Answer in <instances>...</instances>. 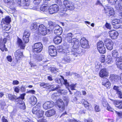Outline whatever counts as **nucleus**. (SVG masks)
Segmentation results:
<instances>
[{
    "instance_id": "obj_1",
    "label": "nucleus",
    "mask_w": 122,
    "mask_h": 122,
    "mask_svg": "<svg viewBox=\"0 0 122 122\" xmlns=\"http://www.w3.org/2000/svg\"><path fill=\"white\" fill-rule=\"evenodd\" d=\"M33 3L35 6L33 7L32 5L30 4L29 0H22V2L21 0H16V3L20 7H23L25 9H33L35 10H37L39 7V4L41 0H33Z\"/></svg>"
},
{
    "instance_id": "obj_2",
    "label": "nucleus",
    "mask_w": 122,
    "mask_h": 122,
    "mask_svg": "<svg viewBox=\"0 0 122 122\" xmlns=\"http://www.w3.org/2000/svg\"><path fill=\"white\" fill-rule=\"evenodd\" d=\"M41 107L40 104L38 103L32 109L33 113L36 115L38 118L42 117L44 114V111L40 109Z\"/></svg>"
},
{
    "instance_id": "obj_3",
    "label": "nucleus",
    "mask_w": 122,
    "mask_h": 122,
    "mask_svg": "<svg viewBox=\"0 0 122 122\" xmlns=\"http://www.w3.org/2000/svg\"><path fill=\"white\" fill-rule=\"evenodd\" d=\"M73 36V34L71 33H70L67 35L66 37V39L68 42L71 43L73 45L77 44V47L79 46V41L76 38H72Z\"/></svg>"
},
{
    "instance_id": "obj_4",
    "label": "nucleus",
    "mask_w": 122,
    "mask_h": 122,
    "mask_svg": "<svg viewBox=\"0 0 122 122\" xmlns=\"http://www.w3.org/2000/svg\"><path fill=\"white\" fill-rule=\"evenodd\" d=\"M62 51L65 54L62 60V62L64 64L70 62L71 60L70 57L71 56V54H70L69 51L67 49H63Z\"/></svg>"
},
{
    "instance_id": "obj_5",
    "label": "nucleus",
    "mask_w": 122,
    "mask_h": 122,
    "mask_svg": "<svg viewBox=\"0 0 122 122\" xmlns=\"http://www.w3.org/2000/svg\"><path fill=\"white\" fill-rule=\"evenodd\" d=\"M43 48V45L40 42L35 43L32 46L33 52L35 53H37L41 52Z\"/></svg>"
},
{
    "instance_id": "obj_6",
    "label": "nucleus",
    "mask_w": 122,
    "mask_h": 122,
    "mask_svg": "<svg viewBox=\"0 0 122 122\" xmlns=\"http://www.w3.org/2000/svg\"><path fill=\"white\" fill-rule=\"evenodd\" d=\"M48 30L49 32L52 31L57 35H61L62 32V28L58 25L54 26L52 29H48Z\"/></svg>"
},
{
    "instance_id": "obj_7",
    "label": "nucleus",
    "mask_w": 122,
    "mask_h": 122,
    "mask_svg": "<svg viewBox=\"0 0 122 122\" xmlns=\"http://www.w3.org/2000/svg\"><path fill=\"white\" fill-rule=\"evenodd\" d=\"M97 49L99 52L103 54L106 52V48L104 43L102 41L98 42L97 44Z\"/></svg>"
},
{
    "instance_id": "obj_8",
    "label": "nucleus",
    "mask_w": 122,
    "mask_h": 122,
    "mask_svg": "<svg viewBox=\"0 0 122 122\" xmlns=\"http://www.w3.org/2000/svg\"><path fill=\"white\" fill-rule=\"evenodd\" d=\"M80 46H79L77 47V45H73V49L72 50V51L71 52L72 54L74 55L75 57H79L81 56V52L79 50L78 48Z\"/></svg>"
},
{
    "instance_id": "obj_9",
    "label": "nucleus",
    "mask_w": 122,
    "mask_h": 122,
    "mask_svg": "<svg viewBox=\"0 0 122 122\" xmlns=\"http://www.w3.org/2000/svg\"><path fill=\"white\" fill-rule=\"evenodd\" d=\"M104 41L107 49L110 50L112 49L113 43L112 40L107 38L105 39Z\"/></svg>"
},
{
    "instance_id": "obj_10",
    "label": "nucleus",
    "mask_w": 122,
    "mask_h": 122,
    "mask_svg": "<svg viewBox=\"0 0 122 122\" xmlns=\"http://www.w3.org/2000/svg\"><path fill=\"white\" fill-rule=\"evenodd\" d=\"M38 29L39 33L42 35H45L47 33V28L43 24L40 25H39Z\"/></svg>"
},
{
    "instance_id": "obj_11",
    "label": "nucleus",
    "mask_w": 122,
    "mask_h": 122,
    "mask_svg": "<svg viewBox=\"0 0 122 122\" xmlns=\"http://www.w3.org/2000/svg\"><path fill=\"white\" fill-rule=\"evenodd\" d=\"M59 9L58 6L56 4L51 6L49 7V12L50 14H52L56 13Z\"/></svg>"
},
{
    "instance_id": "obj_12",
    "label": "nucleus",
    "mask_w": 122,
    "mask_h": 122,
    "mask_svg": "<svg viewBox=\"0 0 122 122\" xmlns=\"http://www.w3.org/2000/svg\"><path fill=\"white\" fill-rule=\"evenodd\" d=\"M104 10L105 13L109 16L114 15L115 14L113 9L110 7H106Z\"/></svg>"
},
{
    "instance_id": "obj_13",
    "label": "nucleus",
    "mask_w": 122,
    "mask_h": 122,
    "mask_svg": "<svg viewBox=\"0 0 122 122\" xmlns=\"http://www.w3.org/2000/svg\"><path fill=\"white\" fill-rule=\"evenodd\" d=\"M63 3L66 7L70 10H73L74 8L73 3L70 2L68 0H64V1Z\"/></svg>"
},
{
    "instance_id": "obj_14",
    "label": "nucleus",
    "mask_w": 122,
    "mask_h": 122,
    "mask_svg": "<svg viewBox=\"0 0 122 122\" xmlns=\"http://www.w3.org/2000/svg\"><path fill=\"white\" fill-rule=\"evenodd\" d=\"M56 103L61 111H62L64 110V103L62 100L60 99H58L56 100Z\"/></svg>"
},
{
    "instance_id": "obj_15",
    "label": "nucleus",
    "mask_w": 122,
    "mask_h": 122,
    "mask_svg": "<svg viewBox=\"0 0 122 122\" xmlns=\"http://www.w3.org/2000/svg\"><path fill=\"white\" fill-rule=\"evenodd\" d=\"M61 76V78H57L55 79L56 82L59 84L61 83V84H63L66 86H68V83L67 82V80L64 79V77L62 76Z\"/></svg>"
},
{
    "instance_id": "obj_16",
    "label": "nucleus",
    "mask_w": 122,
    "mask_h": 122,
    "mask_svg": "<svg viewBox=\"0 0 122 122\" xmlns=\"http://www.w3.org/2000/svg\"><path fill=\"white\" fill-rule=\"evenodd\" d=\"M48 51L50 55L51 56H55L57 54L56 48L53 46L51 45L49 46Z\"/></svg>"
},
{
    "instance_id": "obj_17",
    "label": "nucleus",
    "mask_w": 122,
    "mask_h": 122,
    "mask_svg": "<svg viewBox=\"0 0 122 122\" xmlns=\"http://www.w3.org/2000/svg\"><path fill=\"white\" fill-rule=\"evenodd\" d=\"M30 36V33L27 30L25 31L23 39V40L25 43L28 42L29 41V37Z\"/></svg>"
},
{
    "instance_id": "obj_18",
    "label": "nucleus",
    "mask_w": 122,
    "mask_h": 122,
    "mask_svg": "<svg viewBox=\"0 0 122 122\" xmlns=\"http://www.w3.org/2000/svg\"><path fill=\"white\" fill-rule=\"evenodd\" d=\"M81 46L83 48H86L89 47L88 41L85 38H82L80 40Z\"/></svg>"
},
{
    "instance_id": "obj_19",
    "label": "nucleus",
    "mask_w": 122,
    "mask_h": 122,
    "mask_svg": "<svg viewBox=\"0 0 122 122\" xmlns=\"http://www.w3.org/2000/svg\"><path fill=\"white\" fill-rule=\"evenodd\" d=\"M109 33L111 38L113 39H116L118 35V32L114 30L109 31Z\"/></svg>"
},
{
    "instance_id": "obj_20",
    "label": "nucleus",
    "mask_w": 122,
    "mask_h": 122,
    "mask_svg": "<svg viewBox=\"0 0 122 122\" xmlns=\"http://www.w3.org/2000/svg\"><path fill=\"white\" fill-rule=\"evenodd\" d=\"M99 75L101 77H107L108 76V73L105 69H103L100 71Z\"/></svg>"
},
{
    "instance_id": "obj_21",
    "label": "nucleus",
    "mask_w": 122,
    "mask_h": 122,
    "mask_svg": "<svg viewBox=\"0 0 122 122\" xmlns=\"http://www.w3.org/2000/svg\"><path fill=\"white\" fill-rule=\"evenodd\" d=\"M102 85L104 86L107 88H110L111 86V83L109 80L107 78L104 79L102 82Z\"/></svg>"
},
{
    "instance_id": "obj_22",
    "label": "nucleus",
    "mask_w": 122,
    "mask_h": 122,
    "mask_svg": "<svg viewBox=\"0 0 122 122\" xmlns=\"http://www.w3.org/2000/svg\"><path fill=\"white\" fill-rule=\"evenodd\" d=\"M56 112L55 111L52 109L47 111L46 112L45 115L47 117H50L54 115Z\"/></svg>"
},
{
    "instance_id": "obj_23",
    "label": "nucleus",
    "mask_w": 122,
    "mask_h": 122,
    "mask_svg": "<svg viewBox=\"0 0 122 122\" xmlns=\"http://www.w3.org/2000/svg\"><path fill=\"white\" fill-rule=\"evenodd\" d=\"M49 8L48 6L45 5H43L40 8V10L45 14H47L49 12Z\"/></svg>"
},
{
    "instance_id": "obj_24",
    "label": "nucleus",
    "mask_w": 122,
    "mask_h": 122,
    "mask_svg": "<svg viewBox=\"0 0 122 122\" xmlns=\"http://www.w3.org/2000/svg\"><path fill=\"white\" fill-rule=\"evenodd\" d=\"M53 106V105L49 102H45L43 105V108L45 110L51 108Z\"/></svg>"
},
{
    "instance_id": "obj_25",
    "label": "nucleus",
    "mask_w": 122,
    "mask_h": 122,
    "mask_svg": "<svg viewBox=\"0 0 122 122\" xmlns=\"http://www.w3.org/2000/svg\"><path fill=\"white\" fill-rule=\"evenodd\" d=\"M110 79L112 81H114L116 82H117L120 80L119 76L114 74H111L110 75Z\"/></svg>"
},
{
    "instance_id": "obj_26",
    "label": "nucleus",
    "mask_w": 122,
    "mask_h": 122,
    "mask_svg": "<svg viewBox=\"0 0 122 122\" xmlns=\"http://www.w3.org/2000/svg\"><path fill=\"white\" fill-rule=\"evenodd\" d=\"M29 102L32 105H35L37 102V99L34 96H31L29 98Z\"/></svg>"
},
{
    "instance_id": "obj_27",
    "label": "nucleus",
    "mask_w": 122,
    "mask_h": 122,
    "mask_svg": "<svg viewBox=\"0 0 122 122\" xmlns=\"http://www.w3.org/2000/svg\"><path fill=\"white\" fill-rule=\"evenodd\" d=\"M15 56L16 59H19L22 56V53L20 50H18L15 52Z\"/></svg>"
},
{
    "instance_id": "obj_28",
    "label": "nucleus",
    "mask_w": 122,
    "mask_h": 122,
    "mask_svg": "<svg viewBox=\"0 0 122 122\" xmlns=\"http://www.w3.org/2000/svg\"><path fill=\"white\" fill-rule=\"evenodd\" d=\"M62 41V38L58 36L55 37L53 40L54 43L56 44H58L60 43Z\"/></svg>"
},
{
    "instance_id": "obj_29",
    "label": "nucleus",
    "mask_w": 122,
    "mask_h": 122,
    "mask_svg": "<svg viewBox=\"0 0 122 122\" xmlns=\"http://www.w3.org/2000/svg\"><path fill=\"white\" fill-rule=\"evenodd\" d=\"M113 59L110 55H108L107 56L105 60L107 64H112L113 63Z\"/></svg>"
},
{
    "instance_id": "obj_30",
    "label": "nucleus",
    "mask_w": 122,
    "mask_h": 122,
    "mask_svg": "<svg viewBox=\"0 0 122 122\" xmlns=\"http://www.w3.org/2000/svg\"><path fill=\"white\" fill-rule=\"evenodd\" d=\"M18 44L19 45L20 48L22 49H24L25 47V45L22 42V40L18 38L17 41Z\"/></svg>"
},
{
    "instance_id": "obj_31",
    "label": "nucleus",
    "mask_w": 122,
    "mask_h": 122,
    "mask_svg": "<svg viewBox=\"0 0 122 122\" xmlns=\"http://www.w3.org/2000/svg\"><path fill=\"white\" fill-rule=\"evenodd\" d=\"M4 1L6 4L10 6H13L15 4L13 0H4Z\"/></svg>"
},
{
    "instance_id": "obj_32",
    "label": "nucleus",
    "mask_w": 122,
    "mask_h": 122,
    "mask_svg": "<svg viewBox=\"0 0 122 122\" xmlns=\"http://www.w3.org/2000/svg\"><path fill=\"white\" fill-rule=\"evenodd\" d=\"M112 56L114 58H117L119 56V53L116 50H114L112 51Z\"/></svg>"
},
{
    "instance_id": "obj_33",
    "label": "nucleus",
    "mask_w": 122,
    "mask_h": 122,
    "mask_svg": "<svg viewBox=\"0 0 122 122\" xmlns=\"http://www.w3.org/2000/svg\"><path fill=\"white\" fill-rule=\"evenodd\" d=\"M82 100L83 102L84 101V102H83V103L84 104V106L88 110L91 109V106L90 104H89L87 102L85 101L84 99H83Z\"/></svg>"
},
{
    "instance_id": "obj_34",
    "label": "nucleus",
    "mask_w": 122,
    "mask_h": 122,
    "mask_svg": "<svg viewBox=\"0 0 122 122\" xmlns=\"http://www.w3.org/2000/svg\"><path fill=\"white\" fill-rule=\"evenodd\" d=\"M0 49L3 51L4 50L5 51H8L7 48L5 47V45L1 41L0 42Z\"/></svg>"
},
{
    "instance_id": "obj_35",
    "label": "nucleus",
    "mask_w": 122,
    "mask_h": 122,
    "mask_svg": "<svg viewBox=\"0 0 122 122\" xmlns=\"http://www.w3.org/2000/svg\"><path fill=\"white\" fill-rule=\"evenodd\" d=\"M10 28V25L9 23L5 24L4 25L2 26L3 29L5 31L9 30Z\"/></svg>"
},
{
    "instance_id": "obj_36",
    "label": "nucleus",
    "mask_w": 122,
    "mask_h": 122,
    "mask_svg": "<svg viewBox=\"0 0 122 122\" xmlns=\"http://www.w3.org/2000/svg\"><path fill=\"white\" fill-rule=\"evenodd\" d=\"M114 28L118 29L119 28L122 29V23L112 25Z\"/></svg>"
},
{
    "instance_id": "obj_37",
    "label": "nucleus",
    "mask_w": 122,
    "mask_h": 122,
    "mask_svg": "<svg viewBox=\"0 0 122 122\" xmlns=\"http://www.w3.org/2000/svg\"><path fill=\"white\" fill-rule=\"evenodd\" d=\"M41 86H43V87L49 88L51 87L49 84L44 83H41L40 84Z\"/></svg>"
},
{
    "instance_id": "obj_38",
    "label": "nucleus",
    "mask_w": 122,
    "mask_h": 122,
    "mask_svg": "<svg viewBox=\"0 0 122 122\" xmlns=\"http://www.w3.org/2000/svg\"><path fill=\"white\" fill-rule=\"evenodd\" d=\"M9 99L11 100H13L17 99L16 96L15 95H13L11 94H9L8 95Z\"/></svg>"
},
{
    "instance_id": "obj_39",
    "label": "nucleus",
    "mask_w": 122,
    "mask_h": 122,
    "mask_svg": "<svg viewBox=\"0 0 122 122\" xmlns=\"http://www.w3.org/2000/svg\"><path fill=\"white\" fill-rule=\"evenodd\" d=\"M121 22L120 20L118 19H115L113 20L112 21V25H114L117 24H119Z\"/></svg>"
},
{
    "instance_id": "obj_40",
    "label": "nucleus",
    "mask_w": 122,
    "mask_h": 122,
    "mask_svg": "<svg viewBox=\"0 0 122 122\" xmlns=\"http://www.w3.org/2000/svg\"><path fill=\"white\" fill-rule=\"evenodd\" d=\"M19 107L20 108L24 110L25 109V106L24 103L23 102H21L19 104Z\"/></svg>"
},
{
    "instance_id": "obj_41",
    "label": "nucleus",
    "mask_w": 122,
    "mask_h": 122,
    "mask_svg": "<svg viewBox=\"0 0 122 122\" xmlns=\"http://www.w3.org/2000/svg\"><path fill=\"white\" fill-rule=\"evenodd\" d=\"M58 92L63 95H65L67 93L66 90L63 89H59Z\"/></svg>"
},
{
    "instance_id": "obj_42",
    "label": "nucleus",
    "mask_w": 122,
    "mask_h": 122,
    "mask_svg": "<svg viewBox=\"0 0 122 122\" xmlns=\"http://www.w3.org/2000/svg\"><path fill=\"white\" fill-rule=\"evenodd\" d=\"M119 9L122 11V0H117Z\"/></svg>"
},
{
    "instance_id": "obj_43",
    "label": "nucleus",
    "mask_w": 122,
    "mask_h": 122,
    "mask_svg": "<svg viewBox=\"0 0 122 122\" xmlns=\"http://www.w3.org/2000/svg\"><path fill=\"white\" fill-rule=\"evenodd\" d=\"M66 87L69 86L71 89V90H75V88L76 86V84H71L70 85H69L68 84V86H66Z\"/></svg>"
},
{
    "instance_id": "obj_44",
    "label": "nucleus",
    "mask_w": 122,
    "mask_h": 122,
    "mask_svg": "<svg viewBox=\"0 0 122 122\" xmlns=\"http://www.w3.org/2000/svg\"><path fill=\"white\" fill-rule=\"evenodd\" d=\"M102 103L104 107H106L109 105L107 101L105 99H103Z\"/></svg>"
},
{
    "instance_id": "obj_45",
    "label": "nucleus",
    "mask_w": 122,
    "mask_h": 122,
    "mask_svg": "<svg viewBox=\"0 0 122 122\" xmlns=\"http://www.w3.org/2000/svg\"><path fill=\"white\" fill-rule=\"evenodd\" d=\"M30 28L31 30H34L37 29L38 26L36 23H34L31 26Z\"/></svg>"
},
{
    "instance_id": "obj_46",
    "label": "nucleus",
    "mask_w": 122,
    "mask_h": 122,
    "mask_svg": "<svg viewBox=\"0 0 122 122\" xmlns=\"http://www.w3.org/2000/svg\"><path fill=\"white\" fill-rule=\"evenodd\" d=\"M43 58V56H38L36 57V59L39 61H42L44 62H46V60H43L42 59Z\"/></svg>"
},
{
    "instance_id": "obj_47",
    "label": "nucleus",
    "mask_w": 122,
    "mask_h": 122,
    "mask_svg": "<svg viewBox=\"0 0 122 122\" xmlns=\"http://www.w3.org/2000/svg\"><path fill=\"white\" fill-rule=\"evenodd\" d=\"M59 96V93L58 92L57 93L53 94L52 96V98L54 99H56L57 97H58Z\"/></svg>"
},
{
    "instance_id": "obj_48",
    "label": "nucleus",
    "mask_w": 122,
    "mask_h": 122,
    "mask_svg": "<svg viewBox=\"0 0 122 122\" xmlns=\"http://www.w3.org/2000/svg\"><path fill=\"white\" fill-rule=\"evenodd\" d=\"M116 62V64H117V63H122V57H117V58Z\"/></svg>"
},
{
    "instance_id": "obj_49",
    "label": "nucleus",
    "mask_w": 122,
    "mask_h": 122,
    "mask_svg": "<svg viewBox=\"0 0 122 122\" xmlns=\"http://www.w3.org/2000/svg\"><path fill=\"white\" fill-rule=\"evenodd\" d=\"M95 68L97 69H98L100 67L101 64L100 62L98 61H96L95 63Z\"/></svg>"
},
{
    "instance_id": "obj_50",
    "label": "nucleus",
    "mask_w": 122,
    "mask_h": 122,
    "mask_svg": "<svg viewBox=\"0 0 122 122\" xmlns=\"http://www.w3.org/2000/svg\"><path fill=\"white\" fill-rule=\"evenodd\" d=\"M109 3L111 5L115 4L117 0H107Z\"/></svg>"
},
{
    "instance_id": "obj_51",
    "label": "nucleus",
    "mask_w": 122,
    "mask_h": 122,
    "mask_svg": "<svg viewBox=\"0 0 122 122\" xmlns=\"http://www.w3.org/2000/svg\"><path fill=\"white\" fill-rule=\"evenodd\" d=\"M107 110L110 111H111L113 112H115L116 111L112 108L109 105H108L107 107Z\"/></svg>"
},
{
    "instance_id": "obj_52",
    "label": "nucleus",
    "mask_w": 122,
    "mask_h": 122,
    "mask_svg": "<svg viewBox=\"0 0 122 122\" xmlns=\"http://www.w3.org/2000/svg\"><path fill=\"white\" fill-rule=\"evenodd\" d=\"M4 21L6 22L9 23L10 21V18L9 16H7L5 18Z\"/></svg>"
},
{
    "instance_id": "obj_53",
    "label": "nucleus",
    "mask_w": 122,
    "mask_h": 122,
    "mask_svg": "<svg viewBox=\"0 0 122 122\" xmlns=\"http://www.w3.org/2000/svg\"><path fill=\"white\" fill-rule=\"evenodd\" d=\"M120 101H115L114 102V104L116 107L118 108V106L120 104Z\"/></svg>"
},
{
    "instance_id": "obj_54",
    "label": "nucleus",
    "mask_w": 122,
    "mask_h": 122,
    "mask_svg": "<svg viewBox=\"0 0 122 122\" xmlns=\"http://www.w3.org/2000/svg\"><path fill=\"white\" fill-rule=\"evenodd\" d=\"M117 93L119 97L122 98V92L120 90L117 92Z\"/></svg>"
},
{
    "instance_id": "obj_55",
    "label": "nucleus",
    "mask_w": 122,
    "mask_h": 122,
    "mask_svg": "<svg viewBox=\"0 0 122 122\" xmlns=\"http://www.w3.org/2000/svg\"><path fill=\"white\" fill-rule=\"evenodd\" d=\"M25 94H22L20 95V96L19 98H17V99H18V101L21 99V100H22L24 99V96Z\"/></svg>"
},
{
    "instance_id": "obj_56",
    "label": "nucleus",
    "mask_w": 122,
    "mask_h": 122,
    "mask_svg": "<svg viewBox=\"0 0 122 122\" xmlns=\"http://www.w3.org/2000/svg\"><path fill=\"white\" fill-rule=\"evenodd\" d=\"M29 64L30 65L31 67H32L33 68H36L37 67V65L35 64H34L31 62H29Z\"/></svg>"
},
{
    "instance_id": "obj_57",
    "label": "nucleus",
    "mask_w": 122,
    "mask_h": 122,
    "mask_svg": "<svg viewBox=\"0 0 122 122\" xmlns=\"http://www.w3.org/2000/svg\"><path fill=\"white\" fill-rule=\"evenodd\" d=\"M115 112L117 114L118 116L119 117L122 118V112H119L115 111Z\"/></svg>"
},
{
    "instance_id": "obj_58",
    "label": "nucleus",
    "mask_w": 122,
    "mask_h": 122,
    "mask_svg": "<svg viewBox=\"0 0 122 122\" xmlns=\"http://www.w3.org/2000/svg\"><path fill=\"white\" fill-rule=\"evenodd\" d=\"M102 2L100 1V0H97L96 3V5L100 6H102Z\"/></svg>"
},
{
    "instance_id": "obj_59",
    "label": "nucleus",
    "mask_w": 122,
    "mask_h": 122,
    "mask_svg": "<svg viewBox=\"0 0 122 122\" xmlns=\"http://www.w3.org/2000/svg\"><path fill=\"white\" fill-rule=\"evenodd\" d=\"M118 68L120 70H122V63H117L116 64Z\"/></svg>"
},
{
    "instance_id": "obj_60",
    "label": "nucleus",
    "mask_w": 122,
    "mask_h": 122,
    "mask_svg": "<svg viewBox=\"0 0 122 122\" xmlns=\"http://www.w3.org/2000/svg\"><path fill=\"white\" fill-rule=\"evenodd\" d=\"M95 111L96 112H99L100 110V109L98 106L96 105L95 107Z\"/></svg>"
},
{
    "instance_id": "obj_61",
    "label": "nucleus",
    "mask_w": 122,
    "mask_h": 122,
    "mask_svg": "<svg viewBox=\"0 0 122 122\" xmlns=\"http://www.w3.org/2000/svg\"><path fill=\"white\" fill-rule=\"evenodd\" d=\"M106 27L107 29H110L111 28V25L110 24L108 23H106L105 24Z\"/></svg>"
},
{
    "instance_id": "obj_62",
    "label": "nucleus",
    "mask_w": 122,
    "mask_h": 122,
    "mask_svg": "<svg viewBox=\"0 0 122 122\" xmlns=\"http://www.w3.org/2000/svg\"><path fill=\"white\" fill-rule=\"evenodd\" d=\"M58 69L56 68L55 67H52L51 68V71L52 72H54V73H55L56 72V71H57Z\"/></svg>"
},
{
    "instance_id": "obj_63",
    "label": "nucleus",
    "mask_w": 122,
    "mask_h": 122,
    "mask_svg": "<svg viewBox=\"0 0 122 122\" xmlns=\"http://www.w3.org/2000/svg\"><path fill=\"white\" fill-rule=\"evenodd\" d=\"M105 56L104 55L102 56L101 58V61L102 63H103L105 61Z\"/></svg>"
},
{
    "instance_id": "obj_64",
    "label": "nucleus",
    "mask_w": 122,
    "mask_h": 122,
    "mask_svg": "<svg viewBox=\"0 0 122 122\" xmlns=\"http://www.w3.org/2000/svg\"><path fill=\"white\" fill-rule=\"evenodd\" d=\"M38 122H46V120L45 118H43L42 119H40L38 120Z\"/></svg>"
}]
</instances>
